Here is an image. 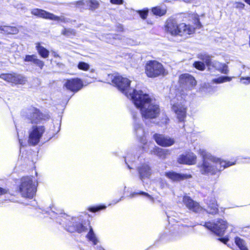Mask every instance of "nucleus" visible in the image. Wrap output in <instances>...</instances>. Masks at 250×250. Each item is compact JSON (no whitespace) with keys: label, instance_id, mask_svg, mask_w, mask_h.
<instances>
[{"label":"nucleus","instance_id":"603ef678","mask_svg":"<svg viewBox=\"0 0 250 250\" xmlns=\"http://www.w3.org/2000/svg\"><path fill=\"white\" fill-rule=\"evenodd\" d=\"M129 155H127V156H126V157L125 158V163H126V165H127L129 169H130V168H131L130 167L129 165L128 164V163L127 162V161H129Z\"/></svg>","mask_w":250,"mask_h":250},{"label":"nucleus","instance_id":"2eb2a0df","mask_svg":"<svg viewBox=\"0 0 250 250\" xmlns=\"http://www.w3.org/2000/svg\"><path fill=\"white\" fill-rule=\"evenodd\" d=\"M64 85L67 89L77 92L82 88L83 83L81 79L75 78L67 80Z\"/></svg>","mask_w":250,"mask_h":250},{"label":"nucleus","instance_id":"1a4fd4ad","mask_svg":"<svg viewBox=\"0 0 250 250\" xmlns=\"http://www.w3.org/2000/svg\"><path fill=\"white\" fill-rule=\"evenodd\" d=\"M45 131V128L43 125H32L28 131L29 144L32 146L38 144Z\"/></svg>","mask_w":250,"mask_h":250},{"label":"nucleus","instance_id":"5701e85b","mask_svg":"<svg viewBox=\"0 0 250 250\" xmlns=\"http://www.w3.org/2000/svg\"><path fill=\"white\" fill-rule=\"evenodd\" d=\"M215 91L216 88L208 83L202 84L199 89V91L203 94H210Z\"/></svg>","mask_w":250,"mask_h":250},{"label":"nucleus","instance_id":"473e14b6","mask_svg":"<svg viewBox=\"0 0 250 250\" xmlns=\"http://www.w3.org/2000/svg\"><path fill=\"white\" fill-rule=\"evenodd\" d=\"M62 34L67 37H71L76 35L74 29L71 28H64L62 31Z\"/></svg>","mask_w":250,"mask_h":250},{"label":"nucleus","instance_id":"37998d69","mask_svg":"<svg viewBox=\"0 0 250 250\" xmlns=\"http://www.w3.org/2000/svg\"><path fill=\"white\" fill-rule=\"evenodd\" d=\"M234 5L237 9H244L245 6L244 3L239 2H235Z\"/></svg>","mask_w":250,"mask_h":250},{"label":"nucleus","instance_id":"ea45409f","mask_svg":"<svg viewBox=\"0 0 250 250\" xmlns=\"http://www.w3.org/2000/svg\"><path fill=\"white\" fill-rule=\"evenodd\" d=\"M106 207L105 206H100L96 207H91L89 208V210L93 212H95L98 211L101 209L105 208Z\"/></svg>","mask_w":250,"mask_h":250},{"label":"nucleus","instance_id":"dca6fc26","mask_svg":"<svg viewBox=\"0 0 250 250\" xmlns=\"http://www.w3.org/2000/svg\"><path fill=\"white\" fill-rule=\"evenodd\" d=\"M153 138L159 145L162 146H169L175 143L174 139L162 134H155L153 136Z\"/></svg>","mask_w":250,"mask_h":250},{"label":"nucleus","instance_id":"cd10ccee","mask_svg":"<svg viewBox=\"0 0 250 250\" xmlns=\"http://www.w3.org/2000/svg\"><path fill=\"white\" fill-rule=\"evenodd\" d=\"M50 20L63 23H67L70 21L69 19L65 17L64 16H57L52 13L51 14Z\"/></svg>","mask_w":250,"mask_h":250},{"label":"nucleus","instance_id":"bf43d9fd","mask_svg":"<svg viewBox=\"0 0 250 250\" xmlns=\"http://www.w3.org/2000/svg\"><path fill=\"white\" fill-rule=\"evenodd\" d=\"M54 56L55 57H59V56L58 54H55Z\"/></svg>","mask_w":250,"mask_h":250},{"label":"nucleus","instance_id":"a211bd4d","mask_svg":"<svg viewBox=\"0 0 250 250\" xmlns=\"http://www.w3.org/2000/svg\"><path fill=\"white\" fill-rule=\"evenodd\" d=\"M165 176L173 182H178L190 178V175L181 174L174 171L165 172Z\"/></svg>","mask_w":250,"mask_h":250},{"label":"nucleus","instance_id":"e433bc0d","mask_svg":"<svg viewBox=\"0 0 250 250\" xmlns=\"http://www.w3.org/2000/svg\"><path fill=\"white\" fill-rule=\"evenodd\" d=\"M194 66L197 69L200 70H204L205 69V65L204 62L197 61L193 63Z\"/></svg>","mask_w":250,"mask_h":250},{"label":"nucleus","instance_id":"c85d7f7f","mask_svg":"<svg viewBox=\"0 0 250 250\" xmlns=\"http://www.w3.org/2000/svg\"><path fill=\"white\" fill-rule=\"evenodd\" d=\"M198 58L203 61L208 66H209L211 62L210 57L206 53L199 54L198 55Z\"/></svg>","mask_w":250,"mask_h":250},{"label":"nucleus","instance_id":"58836bf2","mask_svg":"<svg viewBox=\"0 0 250 250\" xmlns=\"http://www.w3.org/2000/svg\"><path fill=\"white\" fill-rule=\"evenodd\" d=\"M33 63L35 64H36L37 66H39L41 69H42V68L44 65V62L43 61L37 59V57L35 59Z\"/></svg>","mask_w":250,"mask_h":250},{"label":"nucleus","instance_id":"39448f33","mask_svg":"<svg viewBox=\"0 0 250 250\" xmlns=\"http://www.w3.org/2000/svg\"><path fill=\"white\" fill-rule=\"evenodd\" d=\"M19 191L22 197L29 199L33 198L36 192V187L31 177L25 176L21 178Z\"/></svg>","mask_w":250,"mask_h":250},{"label":"nucleus","instance_id":"c9c22d12","mask_svg":"<svg viewBox=\"0 0 250 250\" xmlns=\"http://www.w3.org/2000/svg\"><path fill=\"white\" fill-rule=\"evenodd\" d=\"M136 195H141L146 196V197H147L148 199H149L152 202L154 201L153 197H152L150 195H149V194H148L146 192H143V191H141L140 192H133L130 195V197H133Z\"/></svg>","mask_w":250,"mask_h":250},{"label":"nucleus","instance_id":"f8f14e48","mask_svg":"<svg viewBox=\"0 0 250 250\" xmlns=\"http://www.w3.org/2000/svg\"><path fill=\"white\" fill-rule=\"evenodd\" d=\"M179 82L182 87L188 90H192L197 83L194 78L189 74L181 75Z\"/></svg>","mask_w":250,"mask_h":250},{"label":"nucleus","instance_id":"ddd939ff","mask_svg":"<svg viewBox=\"0 0 250 250\" xmlns=\"http://www.w3.org/2000/svg\"><path fill=\"white\" fill-rule=\"evenodd\" d=\"M0 78L9 83L16 84H24L27 81L24 77L16 74H2L0 75Z\"/></svg>","mask_w":250,"mask_h":250},{"label":"nucleus","instance_id":"b1692460","mask_svg":"<svg viewBox=\"0 0 250 250\" xmlns=\"http://www.w3.org/2000/svg\"><path fill=\"white\" fill-rule=\"evenodd\" d=\"M31 13L32 14L39 17L48 20L50 19L51 15L52 14L45 10L38 8L32 9L31 11Z\"/></svg>","mask_w":250,"mask_h":250},{"label":"nucleus","instance_id":"423d86ee","mask_svg":"<svg viewBox=\"0 0 250 250\" xmlns=\"http://www.w3.org/2000/svg\"><path fill=\"white\" fill-rule=\"evenodd\" d=\"M185 102L183 97L177 94L170 102L172 111L175 114L177 119L180 122H184L186 117L187 107L185 106Z\"/></svg>","mask_w":250,"mask_h":250},{"label":"nucleus","instance_id":"7ed1b4c3","mask_svg":"<svg viewBox=\"0 0 250 250\" xmlns=\"http://www.w3.org/2000/svg\"><path fill=\"white\" fill-rule=\"evenodd\" d=\"M166 30L172 36L187 37L194 32L195 28L185 23H178L177 21L172 18H169L166 22Z\"/></svg>","mask_w":250,"mask_h":250},{"label":"nucleus","instance_id":"052dcab7","mask_svg":"<svg viewBox=\"0 0 250 250\" xmlns=\"http://www.w3.org/2000/svg\"><path fill=\"white\" fill-rule=\"evenodd\" d=\"M186 2H189L190 0H185Z\"/></svg>","mask_w":250,"mask_h":250},{"label":"nucleus","instance_id":"8fccbe9b","mask_svg":"<svg viewBox=\"0 0 250 250\" xmlns=\"http://www.w3.org/2000/svg\"><path fill=\"white\" fill-rule=\"evenodd\" d=\"M110 36H112V38L114 39L118 40H122L123 37L121 36L118 35H109Z\"/></svg>","mask_w":250,"mask_h":250},{"label":"nucleus","instance_id":"4c0bfd02","mask_svg":"<svg viewBox=\"0 0 250 250\" xmlns=\"http://www.w3.org/2000/svg\"><path fill=\"white\" fill-rule=\"evenodd\" d=\"M86 0H82L75 2L76 6L79 8H87Z\"/></svg>","mask_w":250,"mask_h":250},{"label":"nucleus","instance_id":"9b49d317","mask_svg":"<svg viewBox=\"0 0 250 250\" xmlns=\"http://www.w3.org/2000/svg\"><path fill=\"white\" fill-rule=\"evenodd\" d=\"M204 226L217 235L221 236L224 234L225 231L228 227V223L224 220L219 219L216 223L207 222Z\"/></svg>","mask_w":250,"mask_h":250},{"label":"nucleus","instance_id":"09e8293b","mask_svg":"<svg viewBox=\"0 0 250 250\" xmlns=\"http://www.w3.org/2000/svg\"><path fill=\"white\" fill-rule=\"evenodd\" d=\"M110 2L114 4H122L123 3V0H110Z\"/></svg>","mask_w":250,"mask_h":250},{"label":"nucleus","instance_id":"4be33fe9","mask_svg":"<svg viewBox=\"0 0 250 250\" xmlns=\"http://www.w3.org/2000/svg\"><path fill=\"white\" fill-rule=\"evenodd\" d=\"M209 66H212L223 74H227L229 73L228 66L226 64L216 61H211Z\"/></svg>","mask_w":250,"mask_h":250},{"label":"nucleus","instance_id":"de8ad7c7","mask_svg":"<svg viewBox=\"0 0 250 250\" xmlns=\"http://www.w3.org/2000/svg\"><path fill=\"white\" fill-rule=\"evenodd\" d=\"M9 191L8 189L6 188H2L0 187V195L7 194Z\"/></svg>","mask_w":250,"mask_h":250},{"label":"nucleus","instance_id":"4d7b16f0","mask_svg":"<svg viewBox=\"0 0 250 250\" xmlns=\"http://www.w3.org/2000/svg\"><path fill=\"white\" fill-rule=\"evenodd\" d=\"M19 142L21 146H23L22 143L21 142V140H19Z\"/></svg>","mask_w":250,"mask_h":250},{"label":"nucleus","instance_id":"49530a36","mask_svg":"<svg viewBox=\"0 0 250 250\" xmlns=\"http://www.w3.org/2000/svg\"><path fill=\"white\" fill-rule=\"evenodd\" d=\"M169 121L168 118L167 117V116H165L164 118L162 119L161 121V125H166L168 124Z\"/></svg>","mask_w":250,"mask_h":250},{"label":"nucleus","instance_id":"5fc2aeb1","mask_svg":"<svg viewBox=\"0 0 250 250\" xmlns=\"http://www.w3.org/2000/svg\"><path fill=\"white\" fill-rule=\"evenodd\" d=\"M96 249L97 250H104L103 248H102L101 246H97L96 247Z\"/></svg>","mask_w":250,"mask_h":250},{"label":"nucleus","instance_id":"20e7f679","mask_svg":"<svg viewBox=\"0 0 250 250\" xmlns=\"http://www.w3.org/2000/svg\"><path fill=\"white\" fill-rule=\"evenodd\" d=\"M88 229L89 231L86 235V237L94 245H96L99 241L89 223L85 225V224L81 223L78 219L72 218L71 221H69L65 225V229L70 232H77L78 233H82L86 232Z\"/></svg>","mask_w":250,"mask_h":250},{"label":"nucleus","instance_id":"f03ea898","mask_svg":"<svg viewBox=\"0 0 250 250\" xmlns=\"http://www.w3.org/2000/svg\"><path fill=\"white\" fill-rule=\"evenodd\" d=\"M199 154L202 157V164L198 166L200 172L204 175H215L220 171L234 165L217 158L204 149H200Z\"/></svg>","mask_w":250,"mask_h":250},{"label":"nucleus","instance_id":"4468645a","mask_svg":"<svg viewBox=\"0 0 250 250\" xmlns=\"http://www.w3.org/2000/svg\"><path fill=\"white\" fill-rule=\"evenodd\" d=\"M42 115L39 109L32 107L28 109L26 118L31 124H39L43 119Z\"/></svg>","mask_w":250,"mask_h":250},{"label":"nucleus","instance_id":"f3484780","mask_svg":"<svg viewBox=\"0 0 250 250\" xmlns=\"http://www.w3.org/2000/svg\"><path fill=\"white\" fill-rule=\"evenodd\" d=\"M183 201L186 206L190 210L198 212L202 210V208L200 206L199 204L194 201L189 196H185L183 197Z\"/></svg>","mask_w":250,"mask_h":250},{"label":"nucleus","instance_id":"2f4dec72","mask_svg":"<svg viewBox=\"0 0 250 250\" xmlns=\"http://www.w3.org/2000/svg\"><path fill=\"white\" fill-rule=\"evenodd\" d=\"M231 80V78L227 76H221L217 78L214 79L212 82L213 83H221L226 82H229Z\"/></svg>","mask_w":250,"mask_h":250},{"label":"nucleus","instance_id":"a19ab883","mask_svg":"<svg viewBox=\"0 0 250 250\" xmlns=\"http://www.w3.org/2000/svg\"><path fill=\"white\" fill-rule=\"evenodd\" d=\"M36 57L37 56L35 55H26L24 60L25 62H33Z\"/></svg>","mask_w":250,"mask_h":250},{"label":"nucleus","instance_id":"f704fd0d","mask_svg":"<svg viewBox=\"0 0 250 250\" xmlns=\"http://www.w3.org/2000/svg\"><path fill=\"white\" fill-rule=\"evenodd\" d=\"M77 67L80 70L83 71H87L90 68L89 64L83 62H79Z\"/></svg>","mask_w":250,"mask_h":250},{"label":"nucleus","instance_id":"a878e982","mask_svg":"<svg viewBox=\"0 0 250 250\" xmlns=\"http://www.w3.org/2000/svg\"><path fill=\"white\" fill-rule=\"evenodd\" d=\"M18 32V29L13 26H1L0 33L4 34H16Z\"/></svg>","mask_w":250,"mask_h":250},{"label":"nucleus","instance_id":"f257e3e1","mask_svg":"<svg viewBox=\"0 0 250 250\" xmlns=\"http://www.w3.org/2000/svg\"><path fill=\"white\" fill-rule=\"evenodd\" d=\"M131 100L135 106L140 109L145 119H154L160 114L159 105L147 94L141 90H135L130 94Z\"/></svg>","mask_w":250,"mask_h":250},{"label":"nucleus","instance_id":"6ab92c4d","mask_svg":"<svg viewBox=\"0 0 250 250\" xmlns=\"http://www.w3.org/2000/svg\"><path fill=\"white\" fill-rule=\"evenodd\" d=\"M196 155L191 152L180 156L178 160L179 163L187 165L194 164L196 163Z\"/></svg>","mask_w":250,"mask_h":250},{"label":"nucleus","instance_id":"bb28decb","mask_svg":"<svg viewBox=\"0 0 250 250\" xmlns=\"http://www.w3.org/2000/svg\"><path fill=\"white\" fill-rule=\"evenodd\" d=\"M36 49L39 55L43 58H46L49 56V51L44 47L41 45L40 43L38 42L36 44Z\"/></svg>","mask_w":250,"mask_h":250},{"label":"nucleus","instance_id":"aec40b11","mask_svg":"<svg viewBox=\"0 0 250 250\" xmlns=\"http://www.w3.org/2000/svg\"><path fill=\"white\" fill-rule=\"evenodd\" d=\"M206 203L208 205L207 212L208 213L214 214L218 212V205L216 199L214 197H208L206 199Z\"/></svg>","mask_w":250,"mask_h":250},{"label":"nucleus","instance_id":"72a5a7b5","mask_svg":"<svg viewBox=\"0 0 250 250\" xmlns=\"http://www.w3.org/2000/svg\"><path fill=\"white\" fill-rule=\"evenodd\" d=\"M152 12L154 15L161 16L166 13V11L164 9H162L160 7H156L152 9Z\"/></svg>","mask_w":250,"mask_h":250},{"label":"nucleus","instance_id":"9d476101","mask_svg":"<svg viewBox=\"0 0 250 250\" xmlns=\"http://www.w3.org/2000/svg\"><path fill=\"white\" fill-rule=\"evenodd\" d=\"M145 71L148 77L155 78L164 75L165 69L163 65L158 62L150 61L146 64Z\"/></svg>","mask_w":250,"mask_h":250},{"label":"nucleus","instance_id":"6e6d98bb","mask_svg":"<svg viewBox=\"0 0 250 250\" xmlns=\"http://www.w3.org/2000/svg\"><path fill=\"white\" fill-rule=\"evenodd\" d=\"M245 1L250 5V0H245Z\"/></svg>","mask_w":250,"mask_h":250},{"label":"nucleus","instance_id":"864d4df0","mask_svg":"<svg viewBox=\"0 0 250 250\" xmlns=\"http://www.w3.org/2000/svg\"><path fill=\"white\" fill-rule=\"evenodd\" d=\"M165 185H166V184L164 182H163V181H161L160 182V187H161V188H164Z\"/></svg>","mask_w":250,"mask_h":250},{"label":"nucleus","instance_id":"a18cd8bd","mask_svg":"<svg viewBox=\"0 0 250 250\" xmlns=\"http://www.w3.org/2000/svg\"><path fill=\"white\" fill-rule=\"evenodd\" d=\"M241 81H244L243 82V83L245 84H249L250 83V77H241L240 78Z\"/></svg>","mask_w":250,"mask_h":250},{"label":"nucleus","instance_id":"13d9d810","mask_svg":"<svg viewBox=\"0 0 250 250\" xmlns=\"http://www.w3.org/2000/svg\"><path fill=\"white\" fill-rule=\"evenodd\" d=\"M121 200V199H120L119 200H117V201L115 203V204H116V203H117L119 202Z\"/></svg>","mask_w":250,"mask_h":250},{"label":"nucleus","instance_id":"412c9836","mask_svg":"<svg viewBox=\"0 0 250 250\" xmlns=\"http://www.w3.org/2000/svg\"><path fill=\"white\" fill-rule=\"evenodd\" d=\"M140 179L143 181L146 178H148L151 175V169L147 164H143L138 168Z\"/></svg>","mask_w":250,"mask_h":250},{"label":"nucleus","instance_id":"0eeeda50","mask_svg":"<svg viewBox=\"0 0 250 250\" xmlns=\"http://www.w3.org/2000/svg\"><path fill=\"white\" fill-rule=\"evenodd\" d=\"M112 83L118 89L124 93L127 97L131 99L130 94L133 93L135 89H131L130 88L131 81L126 78L123 77L119 75L111 76Z\"/></svg>","mask_w":250,"mask_h":250},{"label":"nucleus","instance_id":"7c9ffc66","mask_svg":"<svg viewBox=\"0 0 250 250\" xmlns=\"http://www.w3.org/2000/svg\"><path fill=\"white\" fill-rule=\"evenodd\" d=\"M235 243L240 250H248L246 246V243L244 240L239 238L236 237L235 238Z\"/></svg>","mask_w":250,"mask_h":250},{"label":"nucleus","instance_id":"79ce46f5","mask_svg":"<svg viewBox=\"0 0 250 250\" xmlns=\"http://www.w3.org/2000/svg\"><path fill=\"white\" fill-rule=\"evenodd\" d=\"M194 24L196 25V28H200L201 27V23L199 21L198 17L197 15H194Z\"/></svg>","mask_w":250,"mask_h":250},{"label":"nucleus","instance_id":"6e6552de","mask_svg":"<svg viewBox=\"0 0 250 250\" xmlns=\"http://www.w3.org/2000/svg\"><path fill=\"white\" fill-rule=\"evenodd\" d=\"M132 117L134 120V129L137 136L140 138L141 143L144 145L143 149L144 151H147L149 147L152 146L153 144L149 142L147 143L146 138L145 136V131L143 128L142 125L140 124V119H139V114H135L132 112Z\"/></svg>","mask_w":250,"mask_h":250},{"label":"nucleus","instance_id":"393cba45","mask_svg":"<svg viewBox=\"0 0 250 250\" xmlns=\"http://www.w3.org/2000/svg\"><path fill=\"white\" fill-rule=\"evenodd\" d=\"M168 152V150L157 146H155L153 148V150H151V154H154L163 159L166 157V155L169 153Z\"/></svg>","mask_w":250,"mask_h":250},{"label":"nucleus","instance_id":"3c124183","mask_svg":"<svg viewBox=\"0 0 250 250\" xmlns=\"http://www.w3.org/2000/svg\"><path fill=\"white\" fill-rule=\"evenodd\" d=\"M218 240L223 243L227 244V242L228 241L229 239L228 238H221L218 239Z\"/></svg>","mask_w":250,"mask_h":250},{"label":"nucleus","instance_id":"c03bdc74","mask_svg":"<svg viewBox=\"0 0 250 250\" xmlns=\"http://www.w3.org/2000/svg\"><path fill=\"white\" fill-rule=\"evenodd\" d=\"M147 10H143V11H139L138 13L140 15L141 17L143 19H146L147 16Z\"/></svg>","mask_w":250,"mask_h":250},{"label":"nucleus","instance_id":"c756f323","mask_svg":"<svg viewBox=\"0 0 250 250\" xmlns=\"http://www.w3.org/2000/svg\"><path fill=\"white\" fill-rule=\"evenodd\" d=\"M86 3L87 8H89L91 10H95L99 6V2L96 0H86Z\"/></svg>","mask_w":250,"mask_h":250}]
</instances>
